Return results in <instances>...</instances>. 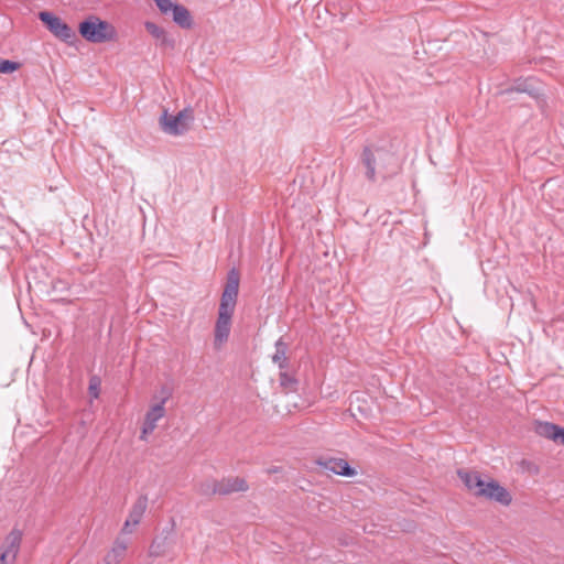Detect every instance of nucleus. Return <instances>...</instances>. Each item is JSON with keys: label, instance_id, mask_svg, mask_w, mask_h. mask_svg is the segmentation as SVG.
<instances>
[{"label": "nucleus", "instance_id": "nucleus-12", "mask_svg": "<svg viewBox=\"0 0 564 564\" xmlns=\"http://www.w3.org/2000/svg\"><path fill=\"white\" fill-rule=\"evenodd\" d=\"M534 431L538 435L553 441L556 444L564 445V427L551 423L536 421Z\"/></svg>", "mask_w": 564, "mask_h": 564}, {"label": "nucleus", "instance_id": "nucleus-22", "mask_svg": "<svg viewBox=\"0 0 564 564\" xmlns=\"http://www.w3.org/2000/svg\"><path fill=\"white\" fill-rule=\"evenodd\" d=\"M171 397H172L171 388L166 384H163L159 390V394H155L153 397V399L159 401L158 404L164 405Z\"/></svg>", "mask_w": 564, "mask_h": 564}, {"label": "nucleus", "instance_id": "nucleus-16", "mask_svg": "<svg viewBox=\"0 0 564 564\" xmlns=\"http://www.w3.org/2000/svg\"><path fill=\"white\" fill-rule=\"evenodd\" d=\"M127 547V542L117 538L111 550L105 555V564H119L126 556Z\"/></svg>", "mask_w": 564, "mask_h": 564}, {"label": "nucleus", "instance_id": "nucleus-11", "mask_svg": "<svg viewBox=\"0 0 564 564\" xmlns=\"http://www.w3.org/2000/svg\"><path fill=\"white\" fill-rule=\"evenodd\" d=\"M217 485L219 496H228L235 492H245L249 489V485L246 479L238 476L224 477L220 480H217Z\"/></svg>", "mask_w": 564, "mask_h": 564}, {"label": "nucleus", "instance_id": "nucleus-21", "mask_svg": "<svg viewBox=\"0 0 564 564\" xmlns=\"http://www.w3.org/2000/svg\"><path fill=\"white\" fill-rule=\"evenodd\" d=\"M101 379L98 376H91L89 379L88 393L91 398L97 399L100 393Z\"/></svg>", "mask_w": 564, "mask_h": 564}, {"label": "nucleus", "instance_id": "nucleus-14", "mask_svg": "<svg viewBox=\"0 0 564 564\" xmlns=\"http://www.w3.org/2000/svg\"><path fill=\"white\" fill-rule=\"evenodd\" d=\"M165 414L164 405L155 403L152 405L145 414L142 431H141V440H145L148 434H151L155 427L156 422L162 419Z\"/></svg>", "mask_w": 564, "mask_h": 564}, {"label": "nucleus", "instance_id": "nucleus-17", "mask_svg": "<svg viewBox=\"0 0 564 564\" xmlns=\"http://www.w3.org/2000/svg\"><path fill=\"white\" fill-rule=\"evenodd\" d=\"M274 347L275 352L272 356V361L276 364L281 370H284L289 367V358L286 357L289 345L283 338H279Z\"/></svg>", "mask_w": 564, "mask_h": 564}, {"label": "nucleus", "instance_id": "nucleus-18", "mask_svg": "<svg viewBox=\"0 0 564 564\" xmlns=\"http://www.w3.org/2000/svg\"><path fill=\"white\" fill-rule=\"evenodd\" d=\"M148 508V497L142 495L140 496L135 502L133 503L129 518L132 521V525H137L140 523L145 510Z\"/></svg>", "mask_w": 564, "mask_h": 564}, {"label": "nucleus", "instance_id": "nucleus-3", "mask_svg": "<svg viewBox=\"0 0 564 564\" xmlns=\"http://www.w3.org/2000/svg\"><path fill=\"white\" fill-rule=\"evenodd\" d=\"M79 34L90 43H106L117 39L116 28L108 21L89 15L78 26Z\"/></svg>", "mask_w": 564, "mask_h": 564}, {"label": "nucleus", "instance_id": "nucleus-2", "mask_svg": "<svg viewBox=\"0 0 564 564\" xmlns=\"http://www.w3.org/2000/svg\"><path fill=\"white\" fill-rule=\"evenodd\" d=\"M361 164L366 169V177L370 182L376 181V173L383 178L397 174L400 170V163L397 155L384 147L371 143L364 148L361 154Z\"/></svg>", "mask_w": 564, "mask_h": 564}, {"label": "nucleus", "instance_id": "nucleus-7", "mask_svg": "<svg viewBox=\"0 0 564 564\" xmlns=\"http://www.w3.org/2000/svg\"><path fill=\"white\" fill-rule=\"evenodd\" d=\"M39 19L47 26L51 33L64 42H70L75 32L62 19L48 11H41Z\"/></svg>", "mask_w": 564, "mask_h": 564}, {"label": "nucleus", "instance_id": "nucleus-4", "mask_svg": "<svg viewBox=\"0 0 564 564\" xmlns=\"http://www.w3.org/2000/svg\"><path fill=\"white\" fill-rule=\"evenodd\" d=\"M193 121L194 111L191 108H185L177 115H169L164 111L160 119L163 131L172 135H182L188 131Z\"/></svg>", "mask_w": 564, "mask_h": 564}, {"label": "nucleus", "instance_id": "nucleus-9", "mask_svg": "<svg viewBox=\"0 0 564 564\" xmlns=\"http://www.w3.org/2000/svg\"><path fill=\"white\" fill-rule=\"evenodd\" d=\"M456 474L467 490L478 498L479 489L485 486L486 476L482 477L479 471L465 468L457 469Z\"/></svg>", "mask_w": 564, "mask_h": 564}, {"label": "nucleus", "instance_id": "nucleus-10", "mask_svg": "<svg viewBox=\"0 0 564 564\" xmlns=\"http://www.w3.org/2000/svg\"><path fill=\"white\" fill-rule=\"evenodd\" d=\"M22 531L13 529L6 538V549L2 551V564H13L20 551Z\"/></svg>", "mask_w": 564, "mask_h": 564}, {"label": "nucleus", "instance_id": "nucleus-20", "mask_svg": "<svg viewBox=\"0 0 564 564\" xmlns=\"http://www.w3.org/2000/svg\"><path fill=\"white\" fill-rule=\"evenodd\" d=\"M217 488V480L212 479L200 482L198 491L203 496H213L218 495Z\"/></svg>", "mask_w": 564, "mask_h": 564}, {"label": "nucleus", "instance_id": "nucleus-23", "mask_svg": "<svg viewBox=\"0 0 564 564\" xmlns=\"http://www.w3.org/2000/svg\"><path fill=\"white\" fill-rule=\"evenodd\" d=\"M21 67V63L9 61V59H2V74H11L14 70H18Z\"/></svg>", "mask_w": 564, "mask_h": 564}, {"label": "nucleus", "instance_id": "nucleus-8", "mask_svg": "<svg viewBox=\"0 0 564 564\" xmlns=\"http://www.w3.org/2000/svg\"><path fill=\"white\" fill-rule=\"evenodd\" d=\"M174 522L170 529H165L162 531L160 535H156L150 547L149 555L153 557L163 556L169 553L174 545Z\"/></svg>", "mask_w": 564, "mask_h": 564}, {"label": "nucleus", "instance_id": "nucleus-24", "mask_svg": "<svg viewBox=\"0 0 564 564\" xmlns=\"http://www.w3.org/2000/svg\"><path fill=\"white\" fill-rule=\"evenodd\" d=\"M130 525H132V521L130 519H127L124 524H123L122 532L123 533H131L132 529L130 528Z\"/></svg>", "mask_w": 564, "mask_h": 564}, {"label": "nucleus", "instance_id": "nucleus-15", "mask_svg": "<svg viewBox=\"0 0 564 564\" xmlns=\"http://www.w3.org/2000/svg\"><path fill=\"white\" fill-rule=\"evenodd\" d=\"M144 28L156 40L159 45L170 48L174 47L175 41L169 36L163 28L150 21L144 23Z\"/></svg>", "mask_w": 564, "mask_h": 564}, {"label": "nucleus", "instance_id": "nucleus-13", "mask_svg": "<svg viewBox=\"0 0 564 564\" xmlns=\"http://www.w3.org/2000/svg\"><path fill=\"white\" fill-rule=\"evenodd\" d=\"M317 464L324 467L326 470L332 471L336 475L354 477L357 474L356 469L351 467L348 464V462L343 458H321L317 460Z\"/></svg>", "mask_w": 564, "mask_h": 564}, {"label": "nucleus", "instance_id": "nucleus-5", "mask_svg": "<svg viewBox=\"0 0 564 564\" xmlns=\"http://www.w3.org/2000/svg\"><path fill=\"white\" fill-rule=\"evenodd\" d=\"M161 14H172L173 21L182 29L188 30L193 26V18L189 10L173 0H153Z\"/></svg>", "mask_w": 564, "mask_h": 564}, {"label": "nucleus", "instance_id": "nucleus-6", "mask_svg": "<svg viewBox=\"0 0 564 564\" xmlns=\"http://www.w3.org/2000/svg\"><path fill=\"white\" fill-rule=\"evenodd\" d=\"M478 498H485L490 501L500 503L501 506L508 507L512 502L511 494L501 486L496 479L490 476H486L484 488L479 489Z\"/></svg>", "mask_w": 564, "mask_h": 564}, {"label": "nucleus", "instance_id": "nucleus-1", "mask_svg": "<svg viewBox=\"0 0 564 564\" xmlns=\"http://www.w3.org/2000/svg\"><path fill=\"white\" fill-rule=\"evenodd\" d=\"M240 284V273L232 268L227 273V280L220 296L218 316L214 328V347L220 349L228 340L232 324V316L237 305Z\"/></svg>", "mask_w": 564, "mask_h": 564}, {"label": "nucleus", "instance_id": "nucleus-19", "mask_svg": "<svg viewBox=\"0 0 564 564\" xmlns=\"http://www.w3.org/2000/svg\"><path fill=\"white\" fill-rule=\"evenodd\" d=\"M279 382L285 392H295L297 390L299 380L286 371L281 370Z\"/></svg>", "mask_w": 564, "mask_h": 564}]
</instances>
